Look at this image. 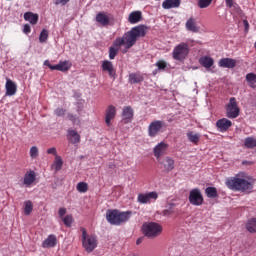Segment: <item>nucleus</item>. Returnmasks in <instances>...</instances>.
Segmentation results:
<instances>
[{
    "label": "nucleus",
    "mask_w": 256,
    "mask_h": 256,
    "mask_svg": "<svg viewBox=\"0 0 256 256\" xmlns=\"http://www.w3.org/2000/svg\"><path fill=\"white\" fill-rule=\"evenodd\" d=\"M122 119L124 123H131V121H133V108H131V106L123 108Z\"/></svg>",
    "instance_id": "4be33fe9"
},
{
    "label": "nucleus",
    "mask_w": 256,
    "mask_h": 256,
    "mask_svg": "<svg viewBox=\"0 0 256 256\" xmlns=\"http://www.w3.org/2000/svg\"><path fill=\"white\" fill-rule=\"evenodd\" d=\"M240 113L239 102H237L235 97H231L229 103L226 104V117H228V119H237Z\"/></svg>",
    "instance_id": "6e6552de"
},
{
    "label": "nucleus",
    "mask_w": 256,
    "mask_h": 256,
    "mask_svg": "<svg viewBox=\"0 0 256 256\" xmlns=\"http://www.w3.org/2000/svg\"><path fill=\"white\" fill-rule=\"evenodd\" d=\"M199 63H200V65H202V67H205V69H211V67H213V64L215 63V61L213 60V58H211L209 56H202L199 59Z\"/></svg>",
    "instance_id": "cd10ccee"
},
{
    "label": "nucleus",
    "mask_w": 256,
    "mask_h": 256,
    "mask_svg": "<svg viewBox=\"0 0 256 256\" xmlns=\"http://www.w3.org/2000/svg\"><path fill=\"white\" fill-rule=\"evenodd\" d=\"M82 233V247L86 253H93L95 248L99 245V240L95 234H88L85 228H80Z\"/></svg>",
    "instance_id": "39448f33"
},
{
    "label": "nucleus",
    "mask_w": 256,
    "mask_h": 256,
    "mask_svg": "<svg viewBox=\"0 0 256 256\" xmlns=\"http://www.w3.org/2000/svg\"><path fill=\"white\" fill-rule=\"evenodd\" d=\"M46 153L48 155H54L55 158L58 156L57 155V148H55V147L47 149Z\"/></svg>",
    "instance_id": "49530a36"
},
{
    "label": "nucleus",
    "mask_w": 256,
    "mask_h": 256,
    "mask_svg": "<svg viewBox=\"0 0 256 256\" xmlns=\"http://www.w3.org/2000/svg\"><path fill=\"white\" fill-rule=\"evenodd\" d=\"M143 81H145V75L141 74V72L131 73L129 75V83H131V85L143 83Z\"/></svg>",
    "instance_id": "b1692460"
},
{
    "label": "nucleus",
    "mask_w": 256,
    "mask_h": 256,
    "mask_svg": "<svg viewBox=\"0 0 256 256\" xmlns=\"http://www.w3.org/2000/svg\"><path fill=\"white\" fill-rule=\"evenodd\" d=\"M188 199L191 205H194L195 207H200V205H203V194L198 188H194L190 191Z\"/></svg>",
    "instance_id": "9d476101"
},
{
    "label": "nucleus",
    "mask_w": 256,
    "mask_h": 256,
    "mask_svg": "<svg viewBox=\"0 0 256 256\" xmlns=\"http://www.w3.org/2000/svg\"><path fill=\"white\" fill-rule=\"evenodd\" d=\"M33 211V202L27 200L24 202V215H31Z\"/></svg>",
    "instance_id": "4c0bfd02"
},
{
    "label": "nucleus",
    "mask_w": 256,
    "mask_h": 256,
    "mask_svg": "<svg viewBox=\"0 0 256 256\" xmlns=\"http://www.w3.org/2000/svg\"><path fill=\"white\" fill-rule=\"evenodd\" d=\"M226 1V5H232L233 4V0H225Z\"/></svg>",
    "instance_id": "6e6d98bb"
},
{
    "label": "nucleus",
    "mask_w": 256,
    "mask_h": 256,
    "mask_svg": "<svg viewBox=\"0 0 256 256\" xmlns=\"http://www.w3.org/2000/svg\"><path fill=\"white\" fill-rule=\"evenodd\" d=\"M167 149H169V144L165 142L158 143L153 149L154 157H156L157 160L161 159V157L167 153Z\"/></svg>",
    "instance_id": "ddd939ff"
},
{
    "label": "nucleus",
    "mask_w": 256,
    "mask_h": 256,
    "mask_svg": "<svg viewBox=\"0 0 256 256\" xmlns=\"http://www.w3.org/2000/svg\"><path fill=\"white\" fill-rule=\"evenodd\" d=\"M141 230L147 239H157L163 233V226L156 222H145Z\"/></svg>",
    "instance_id": "20e7f679"
},
{
    "label": "nucleus",
    "mask_w": 256,
    "mask_h": 256,
    "mask_svg": "<svg viewBox=\"0 0 256 256\" xmlns=\"http://www.w3.org/2000/svg\"><path fill=\"white\" fill-rule=\"evenodd\" d=\"M187 137L188 141H190V143H194V145H197L199 143V139H201L199 134H195L193 132H188Z\"/></svg>",
    "instance_id": "473e14b6"
},
{
    "label": "nucleus",
    "mask_w": 256,
    "mask_h": 256,
    "mask_svg": "<svg viewBox=\"0 0 256 256\" xmlns=\"http://www.w3.org/2000/svg\"><path fill=\"white\" fill-rule=\"evenodd\" d=\"M167 129V124L163 120H154L148 126V135L151 138L157 137Z\"/></svg>",
    "instance_id": "0eeeda50"
},
{
    "label": "nucleus",
    "mask_w": 256,
    "mask_h": 256,
    "mask_svg": "<svg viewBox=\"0 0 256 256\" xmlns=\"http://www.w3.org/2000/svg\"><path fill=\"white\" fill-rule=\"evenodd\" d=\"M47 39H49V30L43 29L39 36L40 43H47Z\"/></svg>",
    "instance_id": "58836bf2"
},
{
    "label": "nucleus",
    "mask_w": 256,
    "mask_h": 256,
    "mask_svg": "<svg viewBox=\"0 0 256 256\" xmlns=\"http://www.w3.org/2000/svg\"><path fill=\"white\" fill-rule=\"evenodd\" d=\"M67 213V209L65 208H60L58 211V215L59 217H61L63 219V216Z\"/></svg>",
    "instance_id": "603ef678"
},
{
    "label": "nucleus",
    "mask_w": 256,
    "mask_h": 256,
    "mask_svg": "<svg viewBox=\"0 0 256 256\" xmlns=\"http://www.w3.org/2000/svg\"><path fill=\"white\" fill-rule=\"evenodd\" d=\"M30 157L31 159H37L39 157V148L37 146H32L30 148Z\"/></svg>",
    "instance_id": "a19ab883"
},
{
    "label": "nucleus",
    "mask_w": 256,
    "mask_h": 256,
    "mask_svg": "<svg viewBox=\"0 0 256 256\" xmlns=\"http://www.w3.org/2000/svg\"><path fill=\"white\" fill-rule=\"evenodd\" d=\"M226 186L232 191H251L253 184L243 178L232 177L226 180Z\"/></svg>",
    "instance_id": "7ed1b4c3"
},
{
    "label": "nucleus",
    "mask_w": 256,
    "mask_h": 256,
    "mask_svg": "<svg viewBox=\"0 0 256 256\" xmlns=\"http://www.w3.org/2000/svg\"><path fill=\"white\" fill-rule=\"evenodd\" d=\"M190 51L191 49L189 48V44L181 42L174 47L172 51V59H174V61L183 62L187 59V57H189Z\"/></svg>",
    "instance_id": "423d86ee"
},
{
    "label": "nucleus",
    "mask_w": 256,
    "mask_h": 256,
    "mask_svg": "<svg viewBox=\"0 0 256 256\" xmlns=\"http://www.w3.org/2000/svg\"><path fill=\"white\" fill-rule=\"evenodd\" d=\"M175 213V209L170 208L163 211L164 217H170V215H173Z\"/></svg>",
    "instance_id": "de8ad7c7"
},
{
    "label": "nucleus",
    "mask_w": 256,
    "mask_h": 256,
    "mask_svg": "<svg viewBox=\"0 0 256 256\" xmlns=\"http://www.w3.org/2000/svg\"><path fill=\"white\" fill-rule=\"evenodd\" d=\"M129 256H139V254H132V255H129Z\"/></svg>",
    "instance_id": "4d7b16f0"
},
{
    "label": "nucleus",
    "mask_w": 256,
    "mask_h": 256,
    "mask_svg": "<svg viewBox=\"0 0 256 256\" xmlns=\"http://www.w3.org/2000/svg\"><path fill=\"white\" fill-rule=\"evenodd\" d=\"M106 219L110 225H123L131 219V211L119 212L118 210H108Z\"/></svg>",
    "instance_id": "f03ea898"
},
{
    "label": "nucleus",
    "mask_w": 256,
    "mask_h": 256,
    "mask_svg": "<svg viewBox=\"0 0 256 256\" xmlns=\"http://www.w3.org/2000/svg\"><path fill=\"white\" fill-rule=\"evenodd\" d=\"M23 32H24L26 35H29V33H31V26H29V24H25V25H24V28H23Z\"/></svg>",
    "instance_id": "09e8293b"
},
{
    "label": "nucleus",
    "mask_w": 256,
    "mask_h": 256,
    "mask_svg": "<svg viewBox=\"0 0 256 256\" xmlns=\"http://www.w3.org/2000/svg\"><path fill=\"white\" fill-rule=\"evenodd\" d=\"M116 115H117V108H115V106L113 105L108 106L105 114V123L107 127H111V121L115 119Z\"/></svg>",
    "instance_id": "2eb2a0df"
},
{
    "label": "nucleus",
    "mask_w": 256,
    "mask_h": 256,
    "mask_svg": "<svg viewBox=\"0 0 256 256\" xmlns=\"http://www.w3.org/2000/svg\"><path fill=\"white\" fill-rule=\"evenodd\" d=\"M211 3H213V0H199L198 7L200 9H207V7H209V5H211Z\"/></svg>",
    "instance_id": "ea45409f"
},
{
    "label": "nucleus",
    "mask_w": 256,
    "mask_h": 256,
    "mask_svg": "<svg viewBox=\"0 0 256 256\" xmlns=\"http://www.w3.org/2000/svg\"><path fill=\"white\" fill-rule=\"evenodd\" d=\"M244 145L247 149H253L254 147H256V138L247 137L244 140Z\"/></svg>",
    "instance_id": "72a5a7b5"
},
{
    "label": "nucleus",
    "mask_w": 256,
    "mask_h": 256,
    "mask_svg": "<svg viewBox=\"0 0 256 256\" xmlns=\"http://www.w3.org/2000/svg\"><path fill=\"white\" fill-rule=\"evenodd\" d=\"M218 65L223 69H235L237 67V60L233 58H222L219 60Z\"/></svg>",
    "instance_id": "dca6fc26"
},
{
    "label": "nucleus",
    "mask_w": 256,
    "mask_h": 256,
    "mask_svg": "<svg viewBox=\"0 0 256 256\" xmlns=\"http://www.w3.org/2000/svg\"><path fill=\"white\" fill-rule=\"evenodd\" d=\"M63 219L64 224L66 227H71V224L73 223V216L72 215H67Z\"/></svg>",
    "instance_id": "37998d69"
},
{
    "label": "nucleus",
    "mask_w": 256,
    "mask_h": 256,
    "mask_svg": "<svg viewBox=\"0 0 256 256\" xmlns=\"http://www.w3.org/2000/svg\"><path fill=\"white\" fill-rule=\"evenodd\" d=\"M227 7H229V9H232V11H234V13H241V8L239 7V4L233 2L232 0V5H226Z\"/></svg>",
    "instance_id": "79ce46f5"
},
{
    "label": "nucleus",
    "mask_w": 256,
    "mask_h": 256,
    "mask_svg": "<svg viewBox=\"0 0 256 256\" xmlns=\"http://www.w3.org/2000/svg\"><path fill=\"white\" fill-rule=\"evenodd\" d=\"M76 189L78 193H87L89 191V184L87 182H79Z\"/></svg>",
    "instance_id": "f704fd0d"
},
{
    "label": "nucleus",
    "mask_w": 256,
    "mask_h": 256,
    "mask_svg": "<svg viewBox=\"0 0 256 256\" xmlns=\"http://www.w3.org/2000/svg\"><path fill=\"white\" fill-rule=\"evenodd\" d=\"M67 139L69 143L72 145H77V143H81V135L76 130L68 129Z\"/></svg>",
    "instance_id": "a211bd4d"
},
{
    "label": "nucleus",
    "mask_w": 256,
    "mask_h": 256,
    "mask_svg": "<svg viewBox=\"0 0 256 256\" xmlns=\"http://www.w3.org/2000/svg\"><path fill=\"white\" fill-rule=\"evenodd\" d=\"M181 5V0H164L162 3L163 9H177Z\"/></svg>",
    "instance_id": "393cba45"
},
{
    "label": "nucleus",
    "mask_w": 256,
    "mask_h": 256,
    "mask_svg": "<svg viewBox=\"0 0 256 256\" xmlns=\"http://www.w3.org/2000/svg\"><path fill=\"white\" fill-rule=\"evenodd\" d=\"M148 30L149 28L145 25L135 26L130 31L124 33L122 37L115 39L116 46L124 47L122 53H127V51L137 43L139 37H145V35H147Z\"/></svg>",
    "instance_id": "f257e3e1"
},
{
    "label": "nucleus",
    "mask_w": 256,
    "mask_h": 256,
    "mask_svg": "<svg viewBox=\"0 0 256 256\" xmlns=\"http://www.w3.org/2000/svg\"><path fill=\"white\" fill-rule=\"evenodd\" d=\"M141 243H143V238H138L136 240V245H141Z\"/></svg>",
    "instance_id": "5fc2aeb1"
},
{
    "label": "nucleus",
    "mask_w": 256,
    "mask_h": 256,
    "mask_svg": "<svg viewBox=\"0 0 256 256\" xmlns=\"http://www.w3.org/2000/svg\"><path fill=\"white\" fill-rule=\"evenodd\" d=\"M55 115L57 117H63V115H65V109L63 108H57L55 111H54Z\"/></svg>",
    "instance_id": "a18cd8bd"
},
{
    "label": "nucleus",
    "mask_w": 256,
    "mask_h": 256,
    "mask_svg": "<svg viewBox=\"0 0 256 256\" xmlns=\"http://www.w3.org/2000/svg\"><path fill=\"white\" fill-rule=\"evenodd\" d=\"M231 125H233V122H231V120L227 118H222L216 122V127L217 129H219V131H221V133H224V131H227V129H229Z\"/></svg>",
    "instance_id": "aec40b11"
},
{
    "label": "nucleus",
    "mask_w": 256,
    "mask_h": 256,
    "mask_svg": "<svg viewBox=\"0 0 256 256\" xmlns=\"http://www.w3.org/2000/svg\"><path fill=\"white\" fill-rule=\"evenodd\" d=\"M44 65H45L46 67H49V69H51V71H53V67H55V65H51V63L49 62V60H46V61L44 62Z\"/></svg>",
    "instance_id": "864d4df0"
},
{
    "label": "nucleus",
    "mask_w": 256,
    "mask_h": 256,
    "mask_svg": "<svg viewBox=\"0 0 256 256\" xmlns=\"http://www.w3.org/2000/svg\"><path fill=\"white\" fill-rule=\"evenodd\" d=\"M157 161L159 168L162 169V171H165V173H170V171H173V169H175V160L170 156L159 158Z\"/></svg>",
    "instance_id": "1a4fd4ad"
},
{
    "label": "nucleus",
    "mask_w": 256,
    "mask_h": 256,
    "mask_svg": "<svg viewBox=\"0 0 256 256\" xmlns=\"http://www.w3.org/2000/svg\"><path fill=\"white\" fill-rule=\"evenodd\" d=\"M156 67H158L159 71H163L166 69L167 67V62H165V60H159L157 63H156Z\"/></svg>",
    "instance_id": "c03bdc74"
},
{
    "label": "nucleus",
    "mask_w": 256,
    "mask_h": 256,
    "mask_svg": "<svg viewBox=\"0 0 256 256\" xmlns=\"http://www.w3.org/2000/svg\"><path fill=\"white\" fill-rule=\"evenodd\" d=\"M205 193L209 199H215L217 197V188L208 187L205 189Z\"/></svg>",
    "instance_id": "e433bc0d"
},
{
    "label": "nucleus",
    "mask_w": 256,
    "mask_h": 256,
    "mask_svg": "<svg viewBox=\"0 0 256 256\" xmlns=\"http://www.w3.org/2000/svg\"><path fill=\"white\" fill-rule=\"evenodd\" d=\"M6 95L8 97H13V95H15V93H17V84H15V82H13L11 79H6Z\"/></svg>",
    "instance_id": "6ab92c4d"
},
{
    "label": "nucleus",
    "mask_w": 256,
    "mask_h": 256,
    "mask_svg": "<svg viewBox=\"0 0 256 256\" xmlns=\"http://www.w3.org/2000/svg\"><path fill=\"white\" fill-rule=\"evenodd\" d=\"M186 29L192 33H199V26H197V21L195 18H190L187 20Z\"/></svg>",
    "instance_id": "bb28decb"
},
{
    "label": "nucleus",
    "mask_w": 256,
    "mask_h": 256,
    "mask_svg": "<svg viewBox=\"0 0 256 256\" xmlns=\"http://www.w3.org/2000/svg\"><path fill=\"white\" fill-rule=\"evenodd\" d=\"M68 119H69L70 121H72L74 124H75V123L79 124V119H77L73 114H70V115L68 116Z\"/></svg>",
    "instance_id": "3c124183"
},
{
    "label": "nucleus",
    "mask_w": 256,
    "mask_h": 256,
    "mask_svg": "<svg viewBox=\"0 0 256 256\" xmlns=\"http://www.w3.org/2000/svg\"><path fill=\"white\" fill-rule=\"evenodd\" d=\"M52 168L55 169V171H61V169H63V158H61V156H56L55 160L52 164Z\"/></svg>",
    "instance_id": "2f4dec72"
},
{
    "label": "nucleus",
    "mask_w": 256,
    "mask_h": 256,
    "mask_svg": "<svg viewBox=\"0 0 256 256\" xmlns=\"http://www.w3.org/2000/svg\"><path fill=\"white\" fill-rule=\"evenodd\" d=\"M57 245V236L56 235H49L47 239H45L42 243V247L44 249H51L53 247H56Z\"/></svg>",
    "instance_id": "412c9836"
},
{
    "label": "nucleus",
    "mask_w": 256,
    "mask_h": 256,
    "mask_svg": "<svg viewBox=\"0 0 256 256\" xmlns=\"http://www.w3.org/2000/svg\"><path fill=\"white\" fill-rule=\"evenodd\" d=\"M143 19V13L141 11H133L129 14L128 21L131 25L139 23Z\"/></svg>",
    "instance_id": "5701e85b"
},
{
    "label": "nucleus",
    "mask_w": 256,
    "mask_h": 256,
    "mask_svg": "<svg viewBox=\"0 0 256 256\" xmlns=\"http://www.w3.org/2000/svg\"><path fill=\"white\" fill-rule=\"evenodd\" d=\"M115 18L111 14L105 12H99L96 15V22L102 27H107L108 25H114Z\"/></svg>",
    "instance_id": "f8f14e48"
},
{
    "label": "nucleus",
    "mask_w": 256,
    "mask_h": 256,
    "mask_svg": "<svg viewBox=\"0 0 256 256\" xmlns=\"http://www.w3.org/2000/svg\"><path fill=\"white\" fill-rule=\"evenodd\" d=\"M37 179V174L33 170H29L24 174L23 185L26 187H33Z\"/></svg>",
    "instance_id": "4468645a"
},
{
    "label": "nucleus",
    "mask_w": 256,
    "mask_h": 256,
    "mask_svg": "<svg viewBox=\"0 0 256 256\" xmlns=\"http://www.w3.org/2000/svg\"><path fill=\"white\" fill-rule=\"evenodd\" d=\"M158 198L159 194L157 192L140 193L138 194L137 201L141 205H147L153 203V201H157Z\"/></svg>",
    "instance_id": "9b49d317"
},
{
    "label": "nucleus",
    "mask_w": 256,
    "mask_h": 256,
    "mask_svg": "<svg viewBox=\"0 0 256 256\" xmlns=\"http://www.w3.org/2000/svg\"><path fill=\"white\" fill-rule=\"evenodd\" d=\"M117 40H114L113 45L109 48V59H115L117 57V53H119V49L121 46H116Z\"/></svg>",
    "instance_id": "7c9ffc66"
},
{
    "label": "nucleus",
    "mask_w": 256,
    "mask_h": 256,
    "mask_svg": "<svg viewBox=\"0 0 256 256\" xmlns=\"http://www.w3.org/2000/svg\"><path fill=\"white\" fill-rule=\"evenodd\" d=\"M246 82L251 89H256V74L250 72L246 75Z\"/></svg>",
    "instance_id": "c756f323"
},
{
    "label": "nucleus",
    "mask_w": 256,
    "mask_h": 256,
    "mask_svg": "<svg viewBox=\"0 0 256 256\" xmlns=\"http://www.w3.org/2000/svg\"><path fill=\"white\" fill-rule=\"evenodd\" d=\"M102 71H106L110 77L115 75V68H113V63L109 60L102 62Z\"/></svg>",
    "instance_id": "a878e982"
},
{
    "label": "nucleus",
    "mask_w": 256,
    "mask_h": 256,
    "mask_svg": "<svg viewBox=\"0 0 256 256\" xmlns=\"http://www.w3.org/2000/svg\"><path fill=\"white\" fill-rule=\"evenodd\" d=\"M73 67V64L69 60L60 61L58 64L52 67V71H61L62 73H67L69 69Z\"/></svg>",
    "instance_id": "f3484780"
},
{
    "label": "nucleus",
    "mask_w": 256,
    "mask_h": 256,
    "mask_svg": "<svg viewBox=\"0 0 256 256\" xmlns=\"http://www.w3.org/2000/svg\"><path fill=\"white\" fill-rule=\"evenodd\" d=\"M246 229H247V231H249V233L256 232V219L255 218H252L247 222Z\"/></svg>",
    "instance_id": "c9c22d12"
},
{
    "label": "nucleus",
    "mask_w": 256,
    "mask_h": 256,
    "mask_svg": "<svg viewBox=\"0 0 256 256\" xmlns=\"http://www.w3.org/2000/svg\"><path fill=\"white\" fill-rule=\"evenodd\" d=\"M24 19H25V21H29V23H31V25H37V23L39 21V15L35 14L33 12H26L24 14Z\"/></svg>",
    "instance_id": "c85d7f7f"
},
{
    "label": "nucleus",
    "mask_w": 256,
    "mask_h": 256,
    "mask_svg": "<svg viewBox=\"0 0 256 256\" xmlns=\"http://www.w3.org/2000/svg\"><path fill=\"white\" fill-rule=\"evenodd\" d=\"M55 5H67L69 0H55Z\"/></svg>",
    "instance_id": "8fccbe9b"
}]
</instances>
